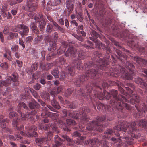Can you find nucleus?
Returning a JSON list of instances; mask_svg holds the SVG:
<instances>
[{"mask_svg":"<svg viewBox=\"0 0 147 147\" xmlns=\"http://www.w3.org/2000/svg\"><path fill=\"white\" fill-rule=\"evenodd\" d=\"M98 85L101 84L104 89V94H103L101 88L98 85V84H90V85L86 86V89L83 90L80 89L77 91L78 94L81 96L82 99L90 101L92 100L91 91L94 89L93 93L94 97L100 100L104 98L109 99L112 95L113 99L110 101V105L113 108L116 109L119 111L123 112V111L124 107L127 110H130L131 109V107L125 102H127V100L125 98L123 95H119L118 96L117 91L114 90H112L111 92V94L107 92L104 89L107 88L109 85L105 81L101 80L98 84Z\"/></svg>","mask_w":147,"mask_h":147,"instance_id":"obj_1","label":"nucleus"},{"mask_svg":"<svg viewBox=\"0 0 147 147\" xmlns=\"http://www.w3.org/2000/svg\"><path fill=\"white\" fill-rule=\"evenodd\" d=\"M139 127H144L147 129V121L142 119L132 123H127L123 121L120 122L114 127V130L109 129L106 131L103 138L109 140L110 137L115 134L116 136H120V138L112 137L110 139L114 143L120 142L122 139H124L125 144L131 145L134 143V139L130 137V136L136 139L141 136L140 133H137L141 130V129H137Z\"/></svg>","mask_w":147,"mask_h":147,"instance_id":"obj_2","label":"nucleus"},{"mask_svg":"<svg viewBox=\"0 0 147 147\" xmlns=\"http://www.w3.org/2000/svg\"><path fill=\"white\" fill-rule=\"evenodd\" d=\"M78 58L74 60L70 66L67 67L68 72L71 76H73L76 69L82 70L84 69L89 68L92 67H97L101 70L107 71L109 69L107 66L109 64L110 60L109 55L108 53L106 57L103 59L100 58L98 61L93 63L92 61L85 63L83 67H80L81 65V60L84 59L86 56L84 53H78Z\"/></svg>","mask_w":147,"mask_h":147,"instance_id":"obj_3","label":"nucleus"},{"mask_svg":"<svg viewBox=\"0 0 147 147\" xmlns=\"http://www.w3.org/2000/svg\"><path fill=\"white\" fill-rule=\"evenodd\" d=\"M116 53L118 55V56L115 55L116 57L124 64L127 69H128L131 74L129 73L125 69L121 66L119 65V69L120 70H118L117 68H112V72L110 73V75L113 77H117L120 76L123 78L126 79L128 80H132L133 78V74L134 69V66L133 64L127 61V56L126 54H122L121 51L118 49H116L115 51Z\"/></svg>","mask_w":147,"mask_h":147,"instance_id":"obj_4","label":"nucleus"},{"mask_svg":"<svg viewBox=\"0 0 147 147\" xmlns=\"http://www.w3.org/2000/svg\"><path fill=\"white\" fill-rule=\"evenodd\" d=\"M106 119V117L104 115L102 116L101 117H98L95 120L88 123L86 128H85L84 124L80 123L79 124V127L80 130H78L81 131V133H80L76 131L74 132L72 135L73 136L78 137V138L80 139L79 141V139H78V141L76 142V143L78 144H80L81 141L84 140L86 138V136H83L81 135L83 134L84 135L86 134H87L86 130L90 131L96 130L99 132L102 131L103 128L106 126L105 125H102L101 123L105 121Z\"/></svg>","mask_w":147,"mask_h":147,"instance_id":"obj_5","label":"nucleus"},{"mask_svg":"<svg viewBox=\"0 0 147 147\" xmlns=\"http://www.w3.org/2000/svg\"><path fill=\"white\" fill-rule=\"evenodd\" d=\"M20 119H19L18 118L14 119L12 122V124L14 128L16 130L20 131V132H16L15 134L16 137L18 139H20L22 137L20 135L27 136L28 137H36L37 136V134L35 132L37 130V127L35 126H29L28 127L27 132L25 134L24 132L21 131L24 128L22 124H20Z\"/></svg>","mask_w":147,"mask_h":147,"instance_id":"obj_6","label":"nucleus"},{"mask_svg":"<svg viewBox=\"0 0 147 147\" xmlns=\"http://www.w3.org/2000/svg\"><path fill=\"white\" fill-rule=\"evenodd\" d=\"M99 75L98 70L95 69H90L87 71L85 75L79 76L73 82L76 87L82 86L84 84V81L88 80V78L95 79L99 77Z\"/></svg>","mask_w":147,"mask_h":147,"instance_id":"obj_7","label":"nucleus"},{"mask_svg":"<svg viewBox=\"0 0 147 147\" xmlns=\"http://www.w3.org/2000/svg\"><path fill=\"white\" fill-rule=\"evenodd\" d=\"M38 0H27L26 4L29 9L28 16L32 19H34L35 21H39L43 18V15L41 13L36 14L32 12L35 11L37 8L38 4L36 1Z\"/></svg>","mask_w":147,"mask_h":147,"instance_id":"obj_8","label":"nucleus"},{"mask_svg":"<svg viewBox=\"0 0 147 147\" xmlns=\"http://www.w3.org/2000/svg\"><path fill=\"white\" fill-rule=\"evenodd\" d=\"M90 110L89 108L87 107L80 108L79 111H73L70 112L69 115L75 119H78V121L82 123L85 121L89 120V118L87 116V115L90 112Z\"/></svg>","mask_w":147,"mask_h":147,"instance_id":"obj_9","label":"nucleus"},{"mask_svg":"<svg viewBox=\"0 0 147 147\" xmlns=\"http://www.w3.org/2000/svg\"><path fill=\"white\" fill-rule=\"evenodd\" d=\"M27 107L24 102H20L18 105V112L19 113L21 117V119L18 118L19 119L21 120H26L29 118H31L32 117V115H35L37 112L35 110H33L31 112H28L27 111V113L26 114H24V109L27 110Z\"/></svg>","mask_w":147,"mask_h":147,"instance_id":"obj_10","label":"nucleus"},{"mask_svg":"<svg viewBox=\"0 0 147 147\" xmlns=\"http://www.w3.org/2000/svg\"><path fill=\"white\" fill-rule=\"evenodd\" d=\"M61 137L63 139H61L57 135H56L54 137V143H53L52 144L53 147H59L62 144L61 142L64 141L65 140L68 142V144L69 146H72L73 145L74 142L68 136L65 135H62Z\"/></svg>","mask_w":147,"mask_h":147,"instance_id":"obj_11","label":"nucleus"},{"mask_svg":"<svg viewBox=\"0 0 147 147\" xmlns=\"http://www.w3.org/2000/svg\"><path fill=\"white\" fill-rule=\"evenodd\" d=\"M128 45L134 49H137L141 53H144L147 56V51H146V48L140 47L138 45L137 40L134 38L129 39L127 42Z\"/></svg>","mask_w":147,"mask_h":147,"instance_id":"obj_12","label":"nucleus"},{"mask_svg":"<svg viewBox=\"0 0 147 147\" xmlns=\"http://www.w3.org/2000/svg\"><path fill=\"white\" fill-rule=\"evenodd\" d=\"M97 109L101 111L107 113V115H112L113 114L112 111H113V108L112 110V107L111 105H105L100 102H98L96 103Z\"/></svg>","mask_w":147,"mask_h":147,"instance_id":"obj_13","label":"nucleus"},{"mask_svg":"<svg viewBox=\"0 0 147 147\" xmlns=\"http://www.w3.org/2000/svg\"><path fill=\"white\" fill-rule=\"evenodd\" d=\"M138 105H136L135 107L138 111V113L136 114V118H141L145 115V111H147V105L143 103L140 105L139 107Z\"/></svg>","mask_w":147,"mask_h":147,"instance_id":"obj_14","label":"nucleus"},{"mask_svg":"<svg viewBox=\"0 0 147 147\" xmlns=\"http://www.w3.org/2000/svg\"><path fill=\"white\" fill-rule=\"evenodd\" d=\"M90 143L92 145H94L99 144L100 147H109V143L105 140H103L99 141L98 139L94 138V139L90 140Z\"/></svg>","mask_w":147,"mask_h":147,"instance_id":"obj_15","label":"nucleus"},{"mask_svg":"<svg viewBox=\"0 0 147 147\" xmlns=\"http://www.w3.org/2000/svg\"><path fill=\"white\" fill-rule=\"evenodd\" d=\"M49 141L48 138H38L36 139V142L38 146L42 147H50V146L47 142Z\"/></svg>","mask_w":147,"mask_h":147,"instance_id":"obj_16","label":"nucleus"},{"mask_svg":"<svg viewBox=\"0 0 147 147\" xmlns=\"http://www.w3.org/2000/svg\"><path fill=\"white\" fill-rule=\"evenodd\" d=\"M76 31L77 34H73L72 35L78 40L81 42L83 41L84 39L83 37H85L86 36V33L83 30H77Z\"/></svg>","mask_w":147,"mask_h":147,"instance_id":"obj_17","label":"nucleus"},{"mask_svg":"<svg viewBox=\"0 0 147 147\" xmlns=\"http://www.w3.org/2000/svg\"><path fill=\"white\" fill-rule=\"evenodd\" d=\"M77 50L72 47H69L65 53L67 57H75L77 55Z\"/></svg>","mask_w":147,"mask_h":147,"instance_id":"obj_18","label":"nucleus"},{"mask_svg":"<svg viewBox=\"0 0 147 147\" xmlns=\"http://www.w3.org/2000/svg\"><path fill=\"white\" fill-rule=\"evenodd\" d=\"M40 128L42 130L43 129L46 130L49 129V130H52L53 131H56L57 129L56 123L55 122L51 123L50 126L47 124H45L42 127H40Z\"/></svg>","mask_w":147,"mask_h":147,"instance_id":"obj_19","label":"nucleus"},{"mask_svg":"<svg viewBox=\"0 0 147 147\" xmlns=\"http://www.w3.org/2000/svg\"><path fill=\"white\" fill-rule=\"evenodd\" d=\"M61 43L62 45L57 51V54L60 55L63 53L66 50V49L68 45V42L65 41H62Z\"/></svg>","mask_w":147,"mask_h":147,"instance_id":"obj_20","label":"nucleus"},{"mask_svg":"<svg viewBox=\"0 0 147 147\" xmlns=\"http://www.w3.org/2000/svg\"><path fill=\"white\" fill-rule=\"evenodd\" d=\"M74 0H67L66 7L68 8V12L69 13H71L74 8Z\"/></svg>","mask_w":147,"mask_h":147,"instance_id":"obj_21","label":"nucleus"},{"mask_svg":"<svg viewBox=\"0 0 147 147\" xmlns=\"http://www.w3.org/2000/svg\"><path fill=\"white\" fill-rule=\"evenodd\" d=\"M89 39L92 40L95 43L96 47L98 49H101L100 46L102 47V48L105 47L104 44H102L101 42L97 39H94L93 37H89Z\"/></svg>","mask_w":147,"mask_h":147,"instance_id":"obj_22","label":"nucleus"},{"mask_svg":"<svg viewBox=\"0 0 147 147\" xmlns=\"http://www.w3.org/2000/svg\"><path fill=\"white\" fill-rule=\"evenodd\" d=\"M130 95V96H131L132 98H131L129 102L131 104L134 105V104L136 102H139L140 101V98L137 94H131ZM130 97H131V96H130Z\"/></svg>","mask_w":147,"mask_h":147,"instance_id":"obj_23","label":"nucleus"},{"mask_svg":"<svg viewBox=\"0 0 147 147\" xmlns=\"http://www.w3.org/2000/svg\"><path fill=\"white\" fill-rule=\"evenodd\" d=\"M134 59V60L141 65L142 66L143 64L145 65L147 63V60L143 59L137 56H135Z\"/></svg>","mask_w":147,"mask_h":147,"instance_id":"obj_24","label":"nucleus"},{"mask_svg":"<svg viewBox=\"0 0 147 147\" xmlns=\"http://www.w3.org/2000/svg\"><path fill=\"white\" fill-rule=\"evenodd\" d=\"M29 106L30 108L31 109H38L40 107L39 104L34 99H32L31 102H29Z\"/></svg>","mask_w":147,"mask_h":147,"instance_id":"obj_25","label":"nucleus"},{"mask_svg":"<svg viewBox=\"0 0 147 147\" xmlns=\"http://www.w3.org/2000/svg\"><path fill=\"white\" fill-rule=\"evenodd\" d=\"M22 30L19 32L20 34L22 37L27 35L29 31V28L26 26L24 24L22 29Z\"/></svg>","mask_w":147,"mask_h":147,"instance_id":"obj_26","label":"nucleus"},{"mask_svg":"<svg viewBox=\"0 0 147 147\" xmlns=\"http://www.w3.org/2000/svg\"><path fill=\"white\" fill-rule=\"evenodd\" d=\"M18 76L17 73H14L12 74V76H10L9 77L10 80L14 82L13 85L15 86H17L19 84L18 81Z\"/></svg>","mask_w":147,"mask_h":147,"instance_id":"obj_27","label":"nucleus"},{"mask_svg":"<svg viewBox=\"0 0 147 147\" xmlns=\"http://www.w3.org/2000/svg\"><path fill=\"white\" fill-rule=\"evenodd\" d=\"M118 86V88L119 90L121 93L123 94L124 96H123L127 100V101L126 102H128L129 100H127V98H128L130 97L131 95L128 92H127L125 93L124 90L121 88V86H119V85Z\"/></svg>","mask_w":147,"mask_h":147,"instance_id":"obj_28","label":"nucleus"},{"mask_svg":"<svg viewBox=\"0 0 147 147\" xmlns=\"http://www.w3.org/2000/svg\"><path fill=\"white\" fill-rule=\"evenodd\" d=\"M43 38L42 35L36 36L33 40L34 44L38 45L42 41Z\"/></svg>","mask_w":147,"mask_h":147,"instance_id":"obj_29","label":"nucleus"},{"mask_svg":"<svg viewBox=\"0 0 147 147\" xmlns=\"http://www.w3.org/2000/svg\"><path fill=\"white\" fill-rule=\"evenodd\" d=\"M66 107L70 109L76 108L77 107V104L74 102H70L66 101Z\"/></svg>","mask_w":147,"mask_h":147,"instance_id":"obj_30","label":"nucleus"},{"mask_svg":"<svg viewBox=\"0 0 147 147\" xmlns=\"http://www.w3.org/2000/svg\"><path fill=\"white\" fill-rule=\"evenodd\" d=\"M76 94V90L74 88L68 89L65 91V96L68 97L71 94Z\"/></svg>","mask_w":147,"mask_h":147,"instance_id":"obj_31","label":"nucleus"},{"mask_svg":"<svg viewBox=\"0 0 147 147\" xmlns=\"http://www.w3.org/2000/svg\"><path fill=\"white\" fill-rule=\"evenodd\" d=\"M18 36V33L10 32L7 36V39L9 40H11L14 38H17Z\"/></svg>","mask_w":147,"mask_h":147,"instance_id":"obj_32","label":"nucleus"},{"mask_svg":"<svg viewBox=\"0 0 147 147\" xmlns=\"http://www.w3.org/2000/svg\"><path fill=\"white\" fill-rule=\"evenodd\" d=\"M49 45L50 46L48 48V51L52 52L56 49V44L55 42H49Z\"/></svg>","mask_w":147,"mask_h":147,"instance_id":"obj_33","label":"nucleus"},{"mask_svg":"<svg viewBox=\"0 0 147 147\" xmlns=\"http://www.w3.org/2000/svg\"><path fill=\"white\" fill-rule=\"evenodd\" d=\"M24 24H18L12 28L13 31L15 32H18L21 30Z\"/></svg>","mask_w":147,"mask_h":147,"instance_id":"obj_34","label":"nucleus"},{"mask_svg":"<svg viewBox=\"0 0 147 147\" xmlns=\"http://www.w3.org/2000/svg\"><path fill=\"white\" fill-rule=\"evenodd\" d=\"M126 86H125V88H126V90L128 91V92L130 95L132 94L133 93V91L129 87L133 88L134 87V85L133 84L131 83H127L126 84Z\"/></svg>","mask_w":147,"mask_h":147,"instance_id":"obj_35","label":"nucleus"},{"mask_svg":"<svg viewBox=\"0 0 147 147\" xmlns=\"http://www.w3.org/2000/svg\"><path fill=\"white\" fill-rule=\"evenodd\" d=\"M51 103L52 106L55 108L58 109L60 108V106L59 105L58 102L54 98H53L51 101Z\"/></svg>","mask_w":147,"mask_h":147,"instance_id":"obj_36","label":"nucleus"},{"mask_svg":"<svg viewBox=\"0 0 147 147\" xmlns=\"http://www.w3.org/2000/svg\"><path fill=\"white\" fill-rule=\"evenodd\" d=\"M76 18L80 22H82L84 19V16L83 13L81 12H77L76 14Z\"/></svg>","mask_w":147,"mask_h":147,"instance_id":"obj_37","label":"nucleus"},{"mask_svg":"<svg viewBox=\"0 0 147 147\" xmlns=\"http://www.w3.org/2000/svg\"><path fill=\"white\" fill-rule=\"evenodd\" d=\"M9 121V120L7 118H6L5 120L4 119L2 120L0 122L1 127L3 129L5 128L6 127L5 122L7 123H8Z\"/></svg>","mask_w":147,"mask_h":147,"instance_id":"obj_38","label":"nucleus"},{"mask_svg":"<svg viewBox=\"0 0 147 147\" xmlns=\"http://www.w3.org/2000/svg\"><path fill=\"white\" fill-rule=\"evenodd\" d=\"M91 35V36L89 37H93L95 39H97L100 37L99 34L96 31L94 30H92Z\"/></svg>","mask_w":147,"mask_h":147,"instance_id":"obj_39","label":"nucleus"},{"mask_svg":"<svg viewBox=\"0 0 147 147\" xmlns=\"http://www.w3.org/2000/svg\"><path fill=\"white\" fill-rule=\"evenodd\" d=\"M38 64L36 63H35L31 66V68L29 71L30 73L33 72L36 70L38 67Z\"/></svg>","mask_w":147,"mask_h":147,"instance_id":"obj_40","label":"nucleus"},{"mask_svg":"<svg viewBox=\"0 0 147 147\" xmlns=\"http://www.w3.org/2000/svg\"><path fill=\"white\" fill-rule=\"evenodd\" d=\"M51 74L54 76L55 78H58L59 77V73L58 68L54 69L51 72Z\"/></svg>","mask_w":147,"mask_h":147,"instance_id":"obj_41","label":"nucleus"},{"mask_svg":"<svg viewBox=\"0 0 147 147\" xmlns=\"http://www.w3.org/2000/svg\"><path fill=\"white\" fill-rule=\"evenodd\" d=\"M62 90V87L60 86L57 88V91L55 92V91H52L51 92V94L53 96H55L61 92Z\"/></svg>","mask_w":147,"mask_h":147,"instance_id":"obj_42","label":"nucleus"},{"mask_svg":"<svg viewBox=\"0 0 147 147\" xmlns=\"http://www.w3.org/2000/svg\"><path fill=\"white\" fill-rule=\"evenodd\" d=\"M24 0H10L9 4L11 6H13L17 4L22 2Z\"/></svg>","mask_w":147,"mask_h":147,"instance_id":"obj_43","label":"nucleus"},{"mask_svg":"<svg viewBox=\"0 0 147 147\" xmlns=\"http://www.w3.org/2000/svg\"><path fill=\"white\" fill-rule=\"evenodd\" d=\"M66 122L67 124L69 125H75L76 124V122L74 120L71 119H67Z\"/></svg>","mask_w":147,"mask_h":147,"instance_id":"obj_44","label":"nucleus"},{"mask_svg":"<svg viewBox=\"0 0 147 147\" xmlns=\"http://www.w3.org/2000/svg\"><path fill=\"white\" fill-rule=\"evenodd\" d=\"M11 52L9 51L3 54V57L7 59L9 61H11L12 57L11 56Z\"/></svg>","mask_w":147,"mask_h":147,"instance_id":"obj_45","label":"nucleus"},{"mask_svg":"<svg viewBox=\"0 0 147 147\" xmlns=\"http://www.w3.org/2000/svg\"><path fill=\"white\" fill-rule=\"evenodd\" d=\"M66 60L63 57H61L59 58V62L57 63V65L58 64L59 65H64L65 63Z\"/></svg>","mask_w":147,"mask_h":147,"instance_id":"obj_46","label":"nucleus"},{"mask_svg":"<svg viewBox=\"0 0 147 147\" xmlns=\"http://www.w3.org/2000/svg\"><path fill=\"white\" fill-rule=\"evenodd\" d=\"M41 97L46 100L49 101L50 100V95L48 93L46 92L43 93V94L41 95Z\"/></svg>","mask_w":147,"mask_h":147,"instance_id":"obj_47","label":"nucleus"},{"mask_svg":"<svg viewBox=\"0 0 147 147\" xmlns=\"http://www.w3.org/2000/svg\"><path fill=\"white\" fill-rule=\"evenodd\" d=\"M49 115L51 117H54L55 119H53V118H52V119H53V121H57V118L58 117V114L57 113H49Z\"/></svg>","mask_w":147,"mask_h":147,"instance_id":"obj_48","label":"nucleus"},{"mask_svg":"<svg viewBox=\"0 0 147 147\" xmlns=\"http://www.w3.org/2000/svg\"><path fill=\"white\" fill-rule=\"evenodd\" d=\"M53 26L49 23L46 27L47 32L49 33H51L53 30Z\"/></svg>","mask_w":147,"mask_h":147,"instance_id":"obj_49","label":"nucleus"},{"mask_svg":"<svg viewBox=\"0 0 147 147\" xmlns=\"http://www.w3.org/2000/svg\"><path fill=\"white\" fill-rule=\"evenodd\" d=\"M52 38H53L54 40L53 41H52L51 42H55L56 43V42L57 41L58 38V33L56 32H54L52 34Z\"/></svg>","mask_w":147,"mask_h":147,"instance_id":"obj_50","label":"nucleus"},{"mask_svg":"<svg viewBox=\"0 0 147 147\" xmlns=\"http://www.w3.org/2000/svg\"><path fill=\"white\" fill-rule=\"evenodd\" d=\"M0 67L4 70H7L8 68V64L6 62H4L0 64Z\"/></svg>","mask_w":147,"mask_h":147,"instance_id":"obj_51","label":"nucleus"},{"mask_svg":"<svg viewBox=\"0 0 147 147\" xmlns=\"http://www.w3.org/2000/svg\"><path fill=\"white\" fill-rule=\"evenodd\" d=\"M19 47L18 45H14L11 47V51L13 52H16L18 51Z\"/></svg>","mask_w":147,"mask_h":147,"instance_id":"obj_52","label":"nucleus"},{"mask_svg":"<svg viewBox=\"0 0 147 147\" xmlns=\"http://www.w3.org/2000/svg\"><path fill=\"white\" fill-rule=\"evenodd\" d=\"M140 71L141 72H144L145 74L146 75H143V76L146 78V81L147 82V69H143L140 68Z\"/></svg>","mask_w":147,"mask_h":147,"instance_id":"obj_53","label":"nucleus"},{"mask_svg":"<svg viewBox=\"0 0 147 147\" xmlns=\"http://www.w3.org/2000/svg\"><path fill=\"white\" fill-rule=\"evenodd\" d=\"M32 94L33 96L36 98L38 100L39 99L40 96L38 95V93L34 90H32Z\"/></svg>","mask_w":147,"mask_h":147,"instance_id":"obj_54","label":"nucleus"},{"mask_svg":"<svg viewBox=\"0 0 147 147\" xmlns=\"http://www.w3.org/2000/svg\"><path fill=\"white\" fill-rule=\"evenodd\" d=\"M4 82V86H9L11 83V80L9 78H7L3 81Z\"/></svg>","mask_w":147,"mask_h":147,"instance_id":"obj_55","label":"nucleus"},{"mask_svg":"<svg viewBox=\"0 0 147 147\" xmlns=\"http://www.w3.org/2000/svg\"><path fill=\"white\" fill-rule=\"evenodd\" d=\"M53 136V132L51 131H49L48 132L47 134V137H45L44 138H48L49 139V140H51Z\"/></svg>","mask_w":147,"mask_h":147,"instance_id":"obj_56","label":"nucleus"},{"mask_svg":"<svg viewBox=\"0 0 147 147\" xmlns=\"http://www.w3.org/2000/svg\"><path fill=\"white\" fill-rule=\"evenodd\" d=\"M33 89H31L27 87H25L24 88V90L25 92H26V95H28L30 92H32V90H33Z\"/></svg>","mask_w":147,"mask_h":147,"instance_id":"obj_57","label":"nucleus"},{"mask_svg":"<svg viewBox=\"0 0 147 147\" xmlns=\"http://www.w3.org/2000/svg\"><path fill=\"white\" fill-rule=\"evenodd\" d=\"M33 39L32 37L31 36H29L27 37L25 39V41L27 43H30Z\"/></svg>","mask_w":147,"mask_h":147,"instance_id":"obj_58","label":"nucleus"},{"mask_svg":"<svg viewBox=\"0 0 147 147\" xmlns=\"http://www.w3.org/2000/svg\"><path fill=\"white\" fill-rule=\"evenodd\" d=\"M17 115V114L15 112H11L9 113V117L10 118L12 119L14 117H16Z\"/></svg>","mask_w":147,"mask_h":147,"instance_id":"obj_59","label":"nucleus"},{"mask_svg":"<svg viewBox=\"0 0 147 147\" xmlns=\"http://www.w3.org/2000/svg\"><path fill=\"white\" fill-rule=\"evenodd\" d=\"M19 42L20 45L22 47L23 49H24L25 47V45L23 41L20 38H19Z\"/></svg>","mask_w":147,"mask_h":147,"instance_id":"obj_60","label":"nucleus"},{"mask_svg":"<svg viewBox=\"0 0 147 147\" xmlns=\"http://www.w3.org/2000/svg\"><path fill=\"white\" fill-rule=\"evenodd\" d=\"M34 88L35 90H38L41 88V85L38 83L34 86Z\"/></svg>","mask_w":147,"mask_h":147,"instance_id":"obj_61","label":"nucleus"},{"mask_svg":"<svg viewBox=\"0 0 147 147\" xmlns=\"http://www.w3.org/2000/svg\"><path fill=\"white\" fill-rule=\"evenodd\" d=\"M42 68L45 71H47L50 69L48 64H44V65L42 66Z\"/></svg>","mask_w":147,"mask_h":147,"instance_id":"obj_62","label":"nucleus"},{"mask_svg":"<svg viewBox=\"0 0 147 147\" xmlns=\"http://www.w3.org/2000/svg\"><path fill=\"white\" fill-rule=\"evenodd\" d=\"M9 28L7 27H5L3 31L4 34H7L9 33Z\"/></svg>","mask_w":147,"mask_h":147,"instance_id":"obj_63","label":"nucleus"},{"mask_svg":"<svg viewBox=\"0 0 147 147\" xmlns=\"http://www.w3.org/2000/svg\"><path fill=\"white\" fill-rule=\"evenodd\" d=\"M55 54L53 52H51V53H50L48 54L47 56V60H48V59H51L52 58V57L54 56Z\"/></svg>","mask_w":147,"mask_h":147,"instance_id":"obj_64","label":"nucleus"}]
</instances>
